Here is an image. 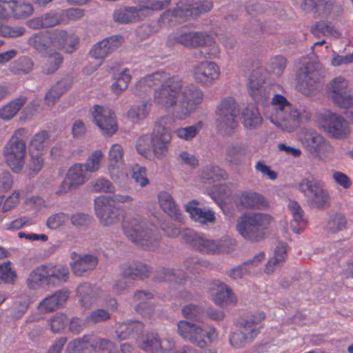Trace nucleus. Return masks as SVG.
Here are the masks:
<instances>
[{
	"label": "nucleus",
	"mask_w": 353,
	"mask_h": 353,
	"mask_svg": "<svg viewBox=\"0 0 353 353\" xmlns=\"http://www.w3.org/2000/svg\"><path fill=\"white\" fill-rule=\"evenodd\" d=\"M160 85L154 90V101L165 109L176 105L174 117L183 120L188 117L203 100V92L194 85L183 89L182 79L159 70L141 79L136 84L138 92H146L152 86Z\"/></svg>",
	"instance_id": "f257e3e1"
},
{
	"label": "nucleus",
	"mask_w": 353,
	"mask_h": 353,
	"mask_svg": "<svg viewBox=\"0 0 353 353\" xmlns=\"http://www.w3.org/2000/svg\"><path fill=\"white\" fill-rule=\"evenodd\" d=\"M265 115L272 123L288 132L294 131L301 123L311 119V112L307 107L301 105L294 107L280 94L273 96Z\"/></svg>",
	"instance_id": "f03ea898"
},
{
	"label": "nucleus",
	"mask_w": 353,
	"mask_h": 353,
	"mask_svg": "<svg viewBox=\"0 0 353 353\" xmlns=\"http://www.w3.org/2000/svg\"><path fill=\"white\" fill-rule=\"evenodd\" d=\"M122 228L125 235L134 244L144 249H153L157 246L159 236L155 227H148L139 214L124 216Z\"/></svg>",
	"instance_id": "7ed1b4c3"
},
{
	"label": "nucleus",
	"mask_w": 353,
	"mask_h": 353,
	"mask_svg": "<svg viewBox=\"0 0 353 353\" xmlns=\"http://www.w3.org/2000/svg\"><path fill=\"white\" fill-rule=\"evenodd\" d=\"M69 270L63 265L52 263L41 264L30 273L26 284L30 290H39L44 286H55L67 282Z\"/></svg>",
	"instance_id": "20e7f679"
},
{
	"label": "nucleus",
	"mask_w": 353,
	"mask_h": 353,
	"mask_svg": "<svg viewBox=\"0 0 353 353\" xmlns=\"http://www.w3.org/2000/svg\"><path fill=\"white\" fill-rule=\"evenodd\" d=\"M212 3L208 0H201L192 4L179 1L175 8L165 10L159 17L160 26L168 27L187 21L190 17H194L210 11Z\"/></svg>",
	"instance_id": "39448f33"
},
{
	"label": "nucleus",
	"mask_w": 353,
	"mask_h": 353,
	"mask_svg": "<svg viewBox=\"0 0 353 353\" xmlns=\"http://www.w3.org/2000/svg\"><path fill=\"white\" fill-rule=\"evenodd\" d=\"M272 221V216L265 213H245L238 219L236 230L245 239L257 242L265 238Z\"/></svg>",
	"instance_id": "423d86ee"
},
{
	"label": "nucleus",
	"mask_w": 353,
	"mask_h": 353,
	"mask_svg": "<svg viewBox=\"0 0 353 353\" xmlns=\"http://www.w3.org/2000/svg\"><path fill=\"white\" fill-rule=\"evenodd\" d=\"M27 133L24 128L16 130L3 149L6 164L15 173H19L25 164Z\"/></svg>",
	"instance_id": "0eeeda50"
},
{
	"label": "nucleus",
	"mask_w": 353,
	"mask_h": 353,
	"mask_svg": "<svg viewBox=\"0 0 353 353\" xmlns=\"http://www.w3.org/2000/svg\"><path fill=\"white\" fill-rule=\"evenodd\" d=\"M129 195L115 194L112 196H99L94 200V209L97 217L104 225H110L119 221L121 208L117 203H128L132 201Z\"/></svg>",
	"instance_id": "6e6552de"
},
{
	"label": "nucleus",
	"mask_w": 353,
	"mask_h": 353,
	"mask_svg": "<svg viewBox=\"0 0 353 353\" xmlns=\"http://www.w3.org/2000/svg\"><path fill=\"white\" fill-rule=\"evenodd\" d=\"M263 312H257L254 314L241 318L237 324L240 330L234 332L230 337V344L236 348L244 346L250 343L259 334L260 329L257 325L265 319Z\"/></svg>",
	"instance_id": "1a4fd4ad"
},
{
	"label": "nucleus",
	"mask_w": 353,
	"mask_h": 353,
	"mask_svg": "<svg viewBox=\"0 0 353 353\" xmlns=\"http://www.w3.org/2000/svg\"><path fill=\"white\" fill-rule=\"evenodd\" d=\"M172 0H145L139 8L134 7L121 8L115 10L113 18L115 21L123 23L135 22L153 12L160 11L168 7Z\"/></svg>",
	"instance_id": "9d476101"
},
{
	"label": "nucleus",
	"mask_w": 353,
	"mask_h": 353,
	"mask_svg": "<svg viewBox=\"0 0 353 353\" xmlns=\"http://www.w3.org/2000/svg\"><path fill=\"white\" fill-rule=\"evenodd\" d=\"M178 333L184 339L199 347H205L213 343L218 336L214 327H203L201 325L180 321L178 324Z\"/></svg>",
	"instance_id": "9b49d317"
},
{
	"label": "nucleus",
	"mask_w": 353,
	"mask_h": 353,
	"mask_svg": "<svg viewBox=\"0 0 353 353\" xmlns=\"http://www.w3.org/2000/svg\"><path fill=\"white\" fill-rule=\"evenodd\" d=\"M216 123L219 131L231 134L238 125V104L232 97L221 100L216 108Z\"/></svg>",
	"instance_id": "f8f14e48"
},
{
	"label": "nucleus",
	"mask_w": 353,
	"mask_h": 353,
	"mask_svg": "<svg viewBox=\"0 0 353 353\" xmlns=\"http://www.w3.org/2000/svg\"><path fill=\"white\" fill-rule=\"evenodd\" d=\"M298 189L307 198L310 207L323 209L327 205L330 196L322 181L313 176L304 178L298 184Z\"/></svg>",
	"instance_id": "ddd939ff"
},
{
	"label": "nucleus",
	"mask_w": 353,
	"mask_h": 353,
	"mask_svg": "<svg viewBox=\"0 0 353 353\" xmlns=\"http://www.w3.org/2000/svg\"><path fill=\"white\" fill-rule=\"evenodd\" d=\"M183 235L186 243L194 250L206 254L228 252L230 251L229 245L232 244V240L210 239L190 229L185 230Z\"/></svg>",
	"instance_id": "4468645a"
},
{
	"label": "nucleus",
	"mask_w": 353,
	"mask_h": 353,
	"mask_svg": "<svg viewBox=\"0 0 353 353\" xmlns=\"http://www.w3.org/2000/svg\"><path fill=\"white\" fill-rule=\"evenodd\" d=\"M348 81L344 77H335L328 85L327 92L333 102L346 110L347 118L353 121V98L347 94Z\"/></svg>",
	"instance_id": "2eb2a0df"
},
{
	"label": "nucleus",
	"mask_w": 353,
	"mask_h": 353,
	"mask_svg": "<svg viewBox=\"0 0 353 353\" xmlns=\"http://www.w3.org/2000/svg\"><path fill=\"white\" fill-rule=\"evenodd\" d=\"M203 266V262L200 261L197 257L190 256L184 261L185 272L180 270L174 272L173 270L163 268L158 272L155 276V281L159 282L174 281L182 284L187 281L188 276L185 274L194 275L196 273H199Z\"/></svg>",
	"instance_id": "dca6fc26"
},
{
	"label": "nucleus",
	"mask_w": 353,
	"mask_h": 353,
	"mask_svg": "<svg viewBox=\"0 0 353 353\" xmlns=\"http://www.w3.org/2000/svg\"><path fill=\"white\" fill-rule=\"evenodd\" d=\"M305 12H312L317 17L336 20L343 13V8L336 5L334 0H304L301 5Z\"/></svg>",
	"instance_id": "f3484780"
},
{
	"label": "nucleus",
	"mask_w": 353,
	"mask_h": 353,
	"mask_svg": "<svg viewBox=\"0 0 353 353\" xmlns=\"http://www.w3.org/2000/svg\"><path fill=\"white\" fill-rule=\"evenodd\" d=\"M321 126L331 137L334 138H345L350 132L348 123L340 115L326 110L319 118Z\"/></svg>",
	"instance_id": "a211bd4d"
},
{
	"label": "nucleus",
	"mask_w": 353,
	"mask_h": 353,
	"mask_svg": "<svg viewBox=\"0 0 353 353\" xmlns=\"http://www.w3.org/2000/svg\"><path fill=\"white\" fill-rule=\"evenodd\" d=\"M298 85L301 91L305 95H310L320 86V75L319 72L314 69L312 63H307L301 68L297 74Z\"/></svg>",
	"instance_id": "6ab92c4d"
},
{
	"label": "nucleus",
	"mask_w": 353,
	"mask_h": 353,
	"mask_svg": "<svg viewBox=\"0 0 353 353\" xmlns=\"http://www.w3.org/2000/svg\"><path fill=\"white\" fill-rule=\"evenodd\" d=\"M149 268L143 263L124 264L122 268L123 277L117 280L113 290L117 294H123L129 287L127 279H143L149 276Z\"/></svg>",
	"instance_id": "aec40b11"
},
{
	"label": "nucleus",
	"mask_w": 353,
	"mask_h": 353,
	"mask_svg": "<svg viewBox=\"0 0 353 353\" xmlns=\"http://www.w3.org/2000/svg\"><path fill=\"white\" fill-rule=\"evenodd\" d=\"M205 33L200 32H186L183 28L170 34L166 41V45L173 48L181 44L186 48H194L202 45L204 41Z\"/></svg>",
	"instance_id": "412c9836"
},
{
	"label": "nucleus",
	"mask_w": 353,
	"mask_h": 353,
	"mask_svg": "<svg viewBox=\"0 0 353 353\" xmlns=\"http://www.w3.org/2000/svg\"><path fill=\"white\" fill-rule=\"evenodd\" d=\"M94 121L100 128L103 134L112 136L118 130L115 114L108 108L95 105L92 112Z\"/></svg>",
	"instance_id": "4be33fe9"
},
{
	"label": "nucleus",
	"mask_w": 353,
	"mask_h": 353,
	"mask_svg": "<svg viewBox=\"0 0 353 353\" xmlns=\"http://www.w3.org/2000/svg\"><path fill=\"white\" fill-rule=\"evenodd\" d=\"M265 83V70L259 67L252 72L248 83L249 91L256 103L264 104L269 99V92L263 86Z\"/></svg>",
	"instance_id": "5701e85b"
},
{
	"label": "nucleus",
	"mask_w": 353,
	"mask_h": 353,
	"mask_svg": "<svg viewBox=\"0 0 353 353\" xmlns=\"http://www.w3.org/2000/svg\"><path fill=\"white\" fill-rule=\"evenodd\" d=\"M123 155V148L121 145L114 143L110 147L108 157V170L110 177L114 181L127 176L124 169Z\"/></svg>",
	"instance_id": "b1692460"
},
{
	"label": "nucleus",
	"mask_w": 353,
	"mask_h": 353,
	"mask_svg": "<svg viewBox=\"0 0 353 353\" xmlns=\"http://www.w3.org/2000/svg\"><path fill=\"white\" fill-rule=\"evenodd\" d=\"M86 171L82 163H74L68 170L66 176L56 192L58 196L63 195L71 189L83 184L86 180Z\"/></svg>",
	"instance_id": "393cba45"
},
{
	"label": "nucleus",
	"mask_w": 353,
	"mask_h": 353,
	"mask_svg": "<svg viewBox=\"0 0 353 353\" xmlns=\"http://www.w3.org/2000/svg\"><path fill=\"white\" fill-rule=\"evenodd\" d=\"M172 135L169 130L161 125H157L151 134V148L154 155L161 159L166 156Z\"/></svg>",
	"instance_id": "a878e982"
},
{
	"label": "nucleus",
	"mask_w": 353,
	"mask_h": 353,
	"mask_svg": "<svg viewBox=\"0 0 353 353\" xmlns=\"http://www.w3.org/2000/svg\"><path fill=\"white\" fill-rule=\"evenodd\" d=\"M220 76L219 66L214 62L202 61L194 68L193 77L198 83L210 85Z\"/></svg>",
	"instance_id": "bb28decb"
},
{
	"label": "nucleus",
	"mask_w": 353,
	"mask_h": 353,
	"mask_svg": "<svg viewBox=\"0 0 353 353\" xmlns=\"http://www.w3.org/2000/svg\"><path fill=\"white\" fill-rule=\"evenodd\" d=\"M73 262L70 264L73 273L78 276L93 270L98 264V259L91 254H78L75 252L71 253Z\"/></svg>",
	"instance_id": "cd10ccee"
},
{
	"label": "nucleus",
	"mask_w": 353,
	"mask_h": 353,
	"mask_svg": "<svg viewBox=\"0 0 353 353\" xmlns=\"http://www.w3.org/2000/svg\"><path fill=\"white\" fill-rule=\"evenodd\" d=\"M174 346L173 340H161L157 334H151L147 336L141 348L148 353H172Z\"/></svg>",
	"instance_id": "c85d7f7f"
},
{
	"label": "nucleus",
	"mask_w": 353,
	"mask_h": 353,
	"mask_svg": "<svg viewBox=\"0 0 353 353\" xmlns=\"http://www.w3.org/2000/svg\"><path fill=\"white\" fill-rule=\"evenodd\" d=\"M123 41V39L121 36L110 37L94 45L90 54L95 59L103 60L108 54L116 50Z\"/></svg>",
	"instance_id": "c756f323"
},
{
	"label": "nucleus",
	"mask_w": 353,
	"mask_h": 353,
	"mask_svg": "<svg viewBox=\"0 0 353 353\" xmlns=\"http://www.w3.org/2000/svg\"><path fill=\"white\" fill-rule=\"evenodd\" d=\"M51 34L53 48L65 49L68 53L72 52L79 42L77 35L68 34L64 30H53Z\"/></svg>",
	"instance_id": "7c9ffc66"
},
{
	"label": "nucleus",
	"mask_w": 353,
	"mask_h": 353,
	"mask_svg": "<svg viewBox=\"0 0 353 353\" xmlns=\"http://www.w3.org/2000/svg\"><path fill=\"white\" fill-rule=\"evenodd\" d=\"M63 12H48L46 14L33 18L27 22V26L34 30L52 28L61 23H65Z\"/></svg>",
	"instance_id": "2f4dec72"
},
{
	"label": "nucleus",
	"mask_w": 353,
	"mask_h": 353,
	"mask_svg": "<svg viewBox=\"0 0 353 353\" xmlns=\"http://www.w3.org/2000/svg\"><path fill=\"white\" fill-rule=\"evenodd\" d=\"M69 297V292L57 291L53 294L45 298L39 304V310L42 312H50L62 307Z\"/></svg>",
	"instance_id": "473e14b6"
},
{
	"label": "nucleus",
	"mask_w": 353,
	"mask_h": 353,
	"mask_svg": "<svg viewBox=\"0 0 353 353\" xmlns=\"http://www.w3.org/2000/svg\"><path fill=\"white\" fill-rule=\"evenodd\" d=\"M198 202L192 200L185 205V210L190 214L191 218L201 224L213 223L215 216L213 211L197 207Z\"/></svg>",
	"instance_id": "72a5a7b5"
},
{
	"label": "nucleus",
	"mask_w": 353,
	"mask_h": 353,
	"mask_svg": "<svg viewBox=\"0 0 353 353\" xmlns=\"http://www.w3.org/2000/svg\"><path fill=\"white\" fill-rule=\"evenodd\" d=\"M143 327V324L140 321L118 323L116 324L115 332L117 339L120 341H123L141 334Z\"/></svg>",
	"instance_id": "f704fd0d"
},
{
	"label": "nucleus",
	"mask_w": 353,
	"mask_h": 353,
	"mask_svg": "<svg viewBox=\"0 0 353 353\" xmlns=\"http://www.w3.org/2000/svg\"><path fill=\"white\" fill-rule=\"evenodd\" d=\"M51 31L41 32L32 34L27 41L29 46L42 53L53 48Z\"/></svg>",
	"instance_id": "c9c22d12"
},
{
	"label": "nucleus",
	"mask_w": 353,
	"mask_h": 353,
	"mask_svg": "<svg viewBox=\"0 0 353 353\" xmlns=\"http://www.w3.org/2000/svg\"><path fill=\"white\" fill-rule=\"evenodd\" d=\"M94 340V335H84L82 338L73 340L67 346V351L69 353H94L95 347L92 345Z\"/></svg>",
	"instance_id": "e433bc0d"
},
{
	"label": "nucleus",
	"mask_w": 353,
	"mask_h": 353,
	"mask_svg": "<svg viewBox=\"0 0 353 353\" xmlns=\"http://www.w3.org/2000/svg\"><path fill=\"white\" fill-rule=\"evenodd\" d=\"M153 295L150 292L137 291L134 293V299L137 301H141L136 307V311L143 317L150 319L153 314L154 306L148 301V300L151 299Z\"/></svg>",
	"instance_id": "4c0bfd02"
},
{
	"label": "nucleus",
	"mask_w": 353,
	"mask_h": 353,
	"mask_svg": "<svg viewBox=\"0 0 353 353\" xmlns=\"http://www.w3.org/2000/svg\"><path fill=\"white\" fill-rule=\"evenodd\" d=\"M159 203L162 210L170 217L179 220L181 213L173 198L167 192H161L158 195Z\"/></svg>",
	"instance_id": "58836bf2"
},
{
	"label": "nucleus",
	"mask_w": 353,
	"mask_h": 353,
	"mask_svg": "<svg viewBox=\"0 0 353 353\" xmlns=\"http://www.w3.org/2000/svg\"><path fill=\"white\" fill-rule=\"evenodd\" d=\"M242 123L245 128L255 129L262 123L263 119L257 108L253 105H248L243 110L241 116Z\"/></svg>",
	"instance_id": "ea45409f"
},
{
	"label": "nucleus",
	"mask_w": 353,
	"mask_h": 353,
	"mask_svg": "<svg viewBox=\"0 0 353 353\" xmlns=\"http://www.w3.org/2000/svg\"><path fill=\"white\" fill-rule=\"evenodd\" d=\"M238 201L245 208L261 209L267 205L265 199L256 192H243L238 196Z\"/></svg>",
	"instance_id": "a19ab883"
},
{
	"label": "nucleus",
	"mask_w": 353,
	"mask_h": 353,
	"mask_svg": "<svg viewBox=\"0 0 353 353\" xmlns=\"http://www.w3.org/2000/svg\"><path fill=\"white\" fill-rule=\"evenodd\" d=\"M26 96H20L0 108V118L8 121L12 119L27 102Z\"/></svg>",
	"instance_id": "79ce46f5"
},
{
	"label": "nucleus",
	"mask_w": 353,
	"mask_h": 353,
	"mask_svg": "<svg viewBox=\"0 0 353 353\" xmlns=\"http://www.w3.org/2000/svg\"><path fill=\"white\" fill-rule=\"evenodd\" d=\"M71 83L67 80H61L57 82L46 93L45 96V101L48 105H53L60 97L65 93Z\"/></svg>",
	"instance_id": "37998d69"
},
{
	"label": "nucleus",
	"mask_w": 353,
	"mask_h": 353,
	"mask_svg": "<svg viewBox=\"0 0 353 353\" xmlns=\"http://www.w3.org/2000/svg\"><path fill=\"white\" fill-rule=\"evenodd\" d=\"M10 13L14 19H26L34 12L33 6L29 3H21L17 0L9 1Z\"/></svg>",
	"instance_id": "c03bdc74"
},
{
	"label": "nucleus",
	"mask_w": 353,
	"mask_h": 353,
	"mask_svg": "<svg viewBox=\"0 0 353 353\" xmlns=\"http://www.w3.org/2000/svg\"><path fill=\"white\" fill-rule=\"evenodd\" d=\"M288 245L285 243H279L276 246L274 254L269 259L265 267V272L268 274L272 272L274 268L284 262L287 257Z\"/></svg>",
	"instance_id": "a18cd8bd"
},
{
	"label": "nucleus",
	"mask_w": 353,
	"mask_h": 353,
	"mask_svg": "<svg viewBox=\"0 0 353 353\" xmlns=\"http://www.w3.org/2000/svg\"><path fill=\"white\" fill-rule=\"evenodd\" d=\"M77 293L81 304L85 307H90L96 299L94 287L89 283L79 285Z\"/></svg>",
	"instance_id": "49530a36"
},
{
	"label": "nucleus",
	"mask_w": 353,
	"mask_h": 353,
	"mask_svg": "<svg viewBox=\"0 0 353 353\" xmlns=\"http://www.w3.org/2000/svg\"><path fill=\"white\" fill-rule=\"evenodd\" d=\"M34 68L32 59L28 56H21L12 62L10 70L14 74H26L30 73Z\"/></svg>",
	"instance_id": "de8ad7c7"
},
{
	"label": "nucleus",
	"mask_w": 353,
	"mask_h": 353,
	"mask_svg": "<svg viewBox=\"0 0 353 353\" xmlns=\"http://www.w3.org/2000/svg\"><path fill=\"white\" fill-rule=\"evenodd\" d=\"M213 301L216 305L224 307L236 302V298L233 293L227 286L221 283L219 285L218 291L213 294Z\"/></svg>",
	"instance_id": "09e8293b"
},
{
	"label": "nucleus",
	"mask_w": 353,
	"mask_h": 353,
	"mask_svg": "<svg viewBox=\"0 0 353 353\" xmlns=\"http://www.w3.org/2000/svg\"><path fill=\"white\" fill-rule=\"evenodd\" d=\"M152 104L150 101H143L139 105H134L128 112V117L133 122L145 119L149 114Z\"/></svg>",
	"instance_id": "8fccbe9b"
},
{
	"label": "nucleus",
	"mask_w": 353,
	"mask_h": 353,
	"mask_svg": "<svg viewBox=\"0 0 353 353\" xmlns=\"http://www.w3.org/2000/svg\"><path fill=\"white\" fill-rule=\"evenodd\" d=\"M202 49L200 51L201 57L206 59H214L218 57L220 51L214 38L209 34H205L204 41L200 46Z\"/></svg>",
	"instance_id": "3c124183"
},
{
	"label": "nucleus",
	"mask_w": 353,
	"mask_h": 353,
	"mask_svg": "<svg viewBox=\"0 0 353 353\" xmlns=\"http://www.w3.org/2000/svg\"><path fill=\"white\" fill-rule=\"evenodd\" d=\"M312 34L319 37L321 36H332L339 37L340 32L328 21H318L312 28Z\"/></svg>",
	"instance_id": "603ef678"
},
{
	"label": "nucleus",
	"mask_w": 353,
	"mask_h": 353,
	"mask_svg": "<svg viewBox=\"0 0 353 353\" xmlns=\"http://www.w3.org/2000/svg\"><path fill=\"white\" fill-rule=\"evenodd\" d=\"M265 257V254L264 252H260L257 254H256L253 259L245 262L241 265H239L236 268L232 269L229 272V276L233 279H239L241 278L246 272V268L251 265H256L259 262L263 261Z\"/></svg>",
	"instance_id": "864d4df0"
},
{
	"label": "nucleus",
	"mask_w": 353,
	"mask_h": 353,
	"mask_svg": "<svg viewBox=\"0 0 353 353\" xmlns=\"http://www.w3.org/2000/svg\"><path fill=\"white\" fill-rule=\"evenodd\" d=\"M103 159V154L101 150H96L92 152L88 157L83 165L87 172H95L98 171L101 165Z\"/></svg>",
	"instance_id": "5fc2aeb1"
},
{
	"label": "nucleus",
	"mask_w": 353,
	"mask_h": 353,
	"mask_svg": "<svg viewBox=\"0 0 353 353\" xmlns=\"http://www.w3.org/2000/svg\"><path fill=\"white\" fill-rule=\"evenodd\" d=\"M202 127L203 122L199 121L194 125L177 128L174 131V133L179 139L190 141L199 134Z\"/></svg>",
	"instance_id": "6e6d98bb"
},
{
	"label": "nucleus",
	"mask_w": 353,
	"mask_h": 353,
	"mask_svg": "<svg viewBox=\"0 0 353 353\" xmlns=\"http://www.w3.org/2000/svg\"><path fill=\"white\" fill-rule=\"evenodd\" d=\"M63 57L58 52H53L50 54L46 62L42 67V72L46 74L54 73L63 63Z\"/></svg>",
	"instance_id": "4d7b16f0"
},
{
	"label": "nucleus",
	"mask_w": 353,
	"mask_h": 353,
	"mask_svg": "<svg viewBox=\"0 0 353 353\" xmlns=\"http://www.w3.org/2000/svg\"><path fill=\"white\" fill-rule=\"evenodd\" d=\"M201 178L205 181H219L227 178L226 172L216 165H209L204 168L201 172Z\"/></svg>",
	"instance_id": "13d9d810"
},
{
	"label": "nucleus",
	"mask_w": 353,
	"mask_h": 353,
	"mask_svg": "<svg viewBox=\"0 0 353 353\" xmlns=\"http://www.w3.org/2000/svg\"><path fill=\"white\" fill-rule=\"evenodd\" d=\"M115 79L116 81L112 85V90L114 94L119 95L128 88L131 80L129 70L125 69Z\"/></svg>",
	"instance_id": "bf43d9fd"
},
{
	"label": "nucleus",
	"mask_w": 353,
	"mask_h": 353,
	"mask_svg": "<svg viewBox=\"0 0 353 353\" xmlns=\"http://www.w3.org/2000/svg\"><path fill=\"white\" fill-rule=\"evenodd\" d=\"M31 159L30 161L29 164L28 165V176L32 177L34 175L37 174L40 170H41L43 165V159L42 158L41 152H35L33 150L30 151Z\"/></svg>",
	"instance_id": "052dcab7"
},
{
	"label": "nucleus",
	"mask_w": 353,
	"mask_h": 353,
	"mask_svg": "<svg viewBox=\"0 0 353 353\" xmlns=\"http://www.w3.org/2000/svg\"><path fill=\"white\" fill-rule=\"evenodd\" d=\"M68 317L63 313H57L48 320V325L53 333H59L68 323Z\"/></svg>",
	"instance_id": "680f3d73"
},
{
	"label": "nucleus",
	"mask_w": 353,
	"mask_h": 353,
	"mask_svg": "<svg viewBox=\"0 0 353 353\" xmlns=\"http://www.w3.org/2000/svg\"><path fill=\"white\" fill-rule=\"evenodd\" d=\"M16 277V272L12 270L10 261L0 264V283H12Z\"/></svg>",
	"instance_id": "e2e57ef3"
},
{
	"label": "nucleus",
	"mask_w": 353,
	"mask_h": 353,
	"mask_svg": "<svg viewBox=\"0 0 353 353\" xmlns=\"http://www.w3.org/2000/svg\"><path fill=\"white\" fill-rule=\"evenodd\" d=\"M345 217L341 214H335L332 216L331 220L327 223V228L330 232L336 233L345 228Z\"/></svg>",
	"instance_id": "0e129e2a"
},
{
	"label": "nucleus",
	"mask_w": 353,
	"mask_h": 353,
	"mask_svg": "<svg viewBox=\"0 0 353 353\" xmlns=\"http://www.w3.org/2000/svg\"><path fill=\"white\" fill-rule=\"evenodd\" d=\"M287 59L281 55L272 57L270 61V70L273 74L280 76L286 67Z\"/></svg>",
	"instance_id": "69168bd1"
},
{
	"label": "nucleus",
	"mask_w": 353,
	"mask_h": 353,
	"mask_svg": "<svg viewBox=\"0 0 353 353\" xmlns=\"http://www.w3.org/2000/svg\"><path fill=\"white\" fill-rule=\"evenodd\" d=\"M49 138L48 132L42 130L35 134L30 141V146L32 150H36V152H41L44 148L45 142Z\"/></svg>",
	"instance_id": "338daca9"
},
{
	"label": "nucleus",
	"mask_w": 353,
	"mask_h": 353,
	"mask_svg": "<svg viewBox=\"0 0 353 353\" xmlns=\"http://www.w3.org/2000/svg\"><path fill=\"white\" fill-rule=\"evenodd\" d=\"M68 219V216L65 213H55L48 218L46 226L51 230H57L62 226Z\"/></svg>",
	"instance_id": "774afa93"
}]
</instances>
